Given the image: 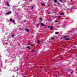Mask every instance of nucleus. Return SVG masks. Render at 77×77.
Wrapping results in <instances>:
<instances>
[{
  "label": "nucleus",
  "mask_w": 77,
  "mask_h": 77,
  "mask_svg": "<svg viewBox=\"0 0 77 77\" xmlns=\"http://www.w3.org/2000/svg\"><path fill=\"white\" fill-rule=\"evenodd\" d=\"M10 21L11 22H12L14 23L13 24H15V20H12L11 19H10Z\"/></svg>",
  "instance_id": "1"
},
{
  "label": "nucleus",
  "mask_w": 77,
  "mask_h": 77,
  "mask_svg": "<svg viewBox=\"0 0 77 77\" xmlns=\"http://www.w3.org/2000/svg\"><path fill=\"white\" fill-rule=\"evenodd\" d=\"M41 26H42V27H45V24H44L43 23H41Z\"/></svg>",
  "instance_id": "2"
},
{
  "label": "nucleus",
  "mask_w": 77,
  "mask_h": 77,
  "mask_svg": "<svg viewBox=\"0 0 77 77\" xmlns=\"http://www.w3.org/2000/svg\"><path fill=\"white\" fill-rule=\"evenodd\" d=\"M6 5H7V6H10V5H9V3L8 2H6Z\"/></svg>",
  "instance_id": "3"
},
{
  "label": "nucleus",
  "mask_w": 77,
  "mask_h": 77,
  "mask_svg": "<svg viewBox=\"0 0 77 77\" xmlns=\"http://www.w3.org/2000/svg\"><path fill=\"white\" fill-rule=\"evenodd\" d=\"M61 16H55V17H54V18H59Z\"/></svg>",
  "instance_id": "4"
},
{
  "label": "nucleus",
  "mask_w": 77,
  "mask_h": 77,
  "mask_svg": "<svg viewBox=\"0 0 77 77\" xmlns=\"http://www.w3.org/2000/svg\"><path fill=\"white\" fill-rule=\"evenodd\" d=\"M11 14V11H9L6 14V15H9V14Z\"/></svg>",
  "instance_id": "5"
},
{
  "label": "nucleus",
  "mask_w": 77,
  "mask_h": 77,
  "mask_svg": "<svg viewBox=\"0 0 77 77\" xmlns=\"http://www.w3.org/2000/svg\"><path fill=\"white\" fill-rule=\"evenodd\" d=\"M53 26H51V27L50 29V30H53Z\"/></svg>",
  "instance_id": "6"
},
{
  "label": "nucleus",
  "mask_w": 77,
  "mask_h": 77,
  "mask_svg": "<svg viewBox=\"0 0 77 77\" xmlns=\"http://www.w3.org/2000/svg\"><path fill=\"white\" fill-rule=\"evenodd\" d=\"M26 32H29V30L28 29H25Z\"/></svg>",
  "instance_id": "7"
},
{
  "label": "nucleus",
  "mask_w": 77,
  "mask_h": 77,
  "mask_svg": "<svg viewBox=\"0 0 77 77\" xmlns=\"http://www.w3.org/2000/svg\"><path fill=\"white\" fill-rule=\"evenodd\" d=\"M3 45H5V44H6L7 45L8 44V43H5V42H4V43L3 42Z\"/></svg>",
  "instance_id": "8"
},
{
  "label": "nucleus",
  "mask_w": 77,
  "mask_h": 77,
  "mask_svg": "<svg viewBox=\"0 0 77 77\" xmlns=\"http://www.w3.org/2000/svg\"><path fill=\"white\" fill-rule=\"evenodd\" d=\"M54 3H57V0H54Z\"/></svg>",
  "instance_id": "9"
},
{
  "label": "nucleus",
  "mask_w": 77,
  "mask_h": 77,
  "mask_svg": "<svg viewBox=\"0 0 77 77\" xmlns=\"http://www.w3.org/2000/svg\"><path fill=\"white\" fill-rule=\"evenodd\" d=\"M39 26H40V23H39L37 24V27H39Z\"/></svg>",
  "instance_id": "10"
},
{
  "label": "nucleus",
  "mask_w": 77,
  "mask_h": 77,
  "mask_svg": "<svg viewBox=\"0 0 77 77\" xmlns=\"http://www.w3.org/2000/svg\"><path fill=\"white\" fill-rule=\"evenodd\" d=\"M27 48H29V49H30V50L31 49V48H30V46H27Z\"/></svg>",
  "instance_id": "11"
},
{
  "label": "nucleus",
  "mask_w": 77,
  "mask_h": 77,
  "mask_svg": "<svg viewBox=\"0 0 77 77\" xmlns=\"http://www.w3.org/2000/svg\"><path fill=\"white\" fill-rule=\"evenodd\" d=\"M59 33V32H56L55 33V34H56V35H57V34H58Z\"/></svg>",
  "instance_id": "12"
},
{
  "label": "nucleus",
  "mask_w": 77,
  "mask_h": 77,
  "mask_svg": "<svg viewBox=\"0 0 77 77\" xmlns=\"http://www.w3.org/2000/svg\"><path fill=\"white\" fill-rule=\"evenodd\" d=\"M42 6H45V4H44L42 3Z\"/></svg>",
  "instance_id": "13"
},
{
  "label": "nucleus",
  "mask_w": 77,
  "mask_h": 77,
  "mask_svg": "<svg viewBox=\"0 0 77 77\" xmlns=\"http://www.w3.org/2000/svg\"><path fill=\"white\" fill-rule=\"evenodd\" d=\"M66 41H68V40H69V38H66Z\"/></svg>",
  "instance_id": "14"
},
{
  "label": "nucleus",
  "mask_w": 77,
  "mask_h": 77,
  "mask_svg": "<svg viewBox=\"0 0 77 77\" xmlns=\"http://www.w3.org/2000/svg\"><path fill=\"white\" fill-rule=\"evenodd\" d=\"M35 50H33V51H31V52L32 53H33V52H35Z\"/></svg>",
  "instance_id": "15"
},
{
  "label": "nucleus",
  "mask_w": 77,
  "mask_h": 77,
  "mask_svg": "<svg viewBox=\"0 0 77 77\" xmlns=\"http://www.w3.org/2000/svg\"><path fill=\"white\" fill-rule=\"evenodd\" d=\"M68 36H65V37H63V38L64 39H65V38H68Z\"/></svg>",
  "instance_id": "16"
},
{
  "label": "nucleus",
  "mask_w": 77,
  "mask_h": 77,
  "mask_svg": "<svg viewBox=\"0 0 77 77\" xmlns=\"http://www.w3.org/2000/svg\"><path fill=\"white\" fill-rule=\"evenodd\" d=\"M63 14H64V13H61L60 14V15H63Z\"/></svg>",
  "instance_id": "17"
},
{
  "label": "nucleus",
  "mask_w": 77,
  "mask_h": 77,
  "mask_svg": "<svg viewBox=\"0 0 77 77\" xmlns=\"http://www.w3.org/2000/svg\"><path fill=\"white\" fill-rule=\"evenodd\" d=\"M38 44H39V43H40V41H39V40H38Z\"/></svg>",
  "instance_id": "18"
},
{
  "label": "nucleus",
  "mask_w": 77,
  "mask_h": 77,
  "mask_svg": "<svg viewBox=\"0 0 77 77\" xmlns=\"http://www.w3.org/2000/svg\"><path fill=\"white\" fill-rule=\"evenodd\" d=\"M42 20V18H40V20Z\"/></svg>",
  "instance_id": "19"
},
{
  "label": "nucleus",
  "mask_w": 77,
  "mask_h": 77,
  "mask_svg": "<svg viewBox=\"0 0 77 77\" xmlns=\"http://www.w3.org/2000/svg\"><path fill=\"white\" fill-rule=\"evenodd\" d=\"M58 22H59V21L57 20V21H56L55 22V23H58Z\"/></svg>",
  "instance_id": "20"
},
{
  "label": "nucleus",
  "mask_w": 77,
  "mask_h": 77,
  "mask_svg": "<svg viewBox=\"0 0 77 77\" xmlns=\"http://www.w3.org/2000/svg\"><path fill=\"white\" fill-rule=\"evenodd\" d=\"M11 36L12 37H14V35H11Z\"/></svg>",
  "instance_id": "21"
},
{
  "label": "nucleus",
  "mask_w": 77,
  "mask_h": 77,
  "mask_svg": "<svg viewBox=\"0 0 77 77\" xmlns=\"http://www.w3.org/2000/svg\"><path fill=\"white\" fill-rule=\"evenodd\" d=\"M52 39H54V37H53L52 38Z\"/></svg>",
  "instance_id": "22"
},
{
  "label": "nucleus",
  "mask_w": 77,
  "mask_h": 77,
  "mask_svg": "<svg viewBox=\"0 0 77 77\" xmlns=\"http://www.w3.org/2000/svg\"><path fill=\"white\" fill-rule=\"evenodd\" d=\"M29 45H30V42H29V44H28Z\"/></svg>",
  "instance_id": "23"
},
{
  "label": "nucleus",
  "mask_w": 77,
  "mask_h": 77,
  "mask_svg": "<svg viewBox=\"0 0 77 77\" xmlns=\"http://www.w3.org/2000/svg\"><path fill=\"white\" fill-rule=\"evenodd\" d=\"M34 8V7H32V9L33 10V8Z\"/></svg>",
  "instance_id": "24"
},
{
  "label": "nucleus",
  "mask_w": 77,
  "mask_h": 77,
  "mask_svg": "<svg viewBox=\"0 0 77 77\" xmlns=\"http://www.w3.org/2000/svg\"><path fill=\"white\" fill-rule=\"evenodd\" d=\"M59 2H62V1L61 0H59Z\"/></svg>",
  "instance_id": "25"
},
{
  "label": "nucleus",
  "mask_w": 77,
  "mask_h": 77,
  "mask_svg": "<svg viewBox=\"0 0 77 77\" xmlns=\"http://www.w3.org/2000/svg\"><path fill=\"white\" fill-rule=\"evenodd\" d=\"M31 47H33V45H31Z\"/></svg>",
  "instance_id": "26"
},
{
  "label": "nucleus",
  "mask_w": 77,
  "mask_h": 77,
  "mask_svg": "<svg viewBox=\"0 0 77 77\" xmlns=\"http://www.w3.org/2000/svg\"><path fill=\"white\" fill-rule=\"evenodd\" d=\"M58 4L59 5H60V4L59 3V2L58 3Z\"/></svg>",
  "instance_id": "27"
},
{
  "label": "nucleus",
  "mask_w": 77,
  "mask_h": 77,
  "mask_svg": "<svg viewBox=\"0 0 77 77\" xmlns=\"http://www.w3.org/2000/svg\"><path fill=\"white\" fill-rule=\"evenodd\" d=\"M72 74V72H71V74Z\"/></svg>",
  "instance_id": "28"
},
{
  "label": "nucleus",
  "mask_w": 77,
  "mask_h": 77,
  "mask_svg": "<svg viewBox=\"0 0 77 77\" xmlns=\"http://www.w3.org/2000/svg\"><path fill=\"white\" fill-rule=\"evenodd\" d=\"M51 20V18L49 19V20Z\"/></svg>",
  "instance_id": "29"
},
{
  "label": "nucleus",
  "mask_w": 77,
  "mask_h": 77,
  "mask_svg": "<svg viewBox=\"0 0 77 77\" xmlns=\"http://www.w3.org/2000/svg\"><path fill=\"white\" fill-rule=\"evenodd\" d=\"M48 27L49 28V27H50V26H48Z\"/></svg>",
  "instance_id": "30"
},
{
  "label": "nucleus",
  "mask_w": 77,
  "mask_h": 77,
  "mask_svg": "<svg viewBox=\"0 0 77 77\" xmlns=\"http://www.w3.org/2000/svg\"><path fill=\"white\" fill-rule=\"evenodd\" d=\"M24 22H26V20L24 21Z\"/></svg>",
  "instance_id": "31"
},
{
  "label": "nucleus",
  "mask_w": 77,
  "mask_h": 77,
  "mask_svg": "<svg viewBox=\"0 0 77 77\" xmlns=\"http://www.w3.org/2000/svg\"><path fill=\"white\" fill-rule=\"evenodd\" d=\"M21 29V28H20V29Z\"/></svg>",
  "instance_id": "32"
},
{
  "label": "nucleus",
  "mask_w": 77,
  "mask_h": 77,
  "mask_svg": "<svg viewBox=\"0 0 77 77\" xmlns=\"http://www.w3.org/2000/svg\"><path fill=\"white\" fill-rule=\"evenodd\" d=\"M61 59H62V57H61Z\"/></svg>",
  "instance_id": "33"
},
{
  "label": "nucleus",
  "mask_w": 77,
  "mask_h": 77,
  "mask_svg": "<svg viewBox=\"0 0 77 77\" xmlns=\"http://www.w3.org/2000/svg\"><path fill=\"white\" fill-rule=\"evenodd\" d=\"M19 46H20V44H19Z\"/></svg>",
  "instance_id": "34"
},
{
  "label": "nucleus",
  "mask_w": 77,
  "mask_h": 77,
  "mask_svg": "<svg viewBox=\"0 0 77 77\" xmlns=\"http://www.w3.org/2000/svg\"><path fill=\"white\" fill-rule=\"evenodd\" d=\"M12 77H14V76H13Z\"/></svg>",
  "instance_id": "35"
},
{
  "label": "nucleus",
  "mask_w": 77,
  "mask_h": 77,
  "mask_svg": "<svg viewBox=\"0 0 77 77\" xmlns=\"http://www.w3.org/2000/svg\"><path fill=\"white\" fill-rule=\"evenodd\" d=\"M71 1H72V0H71Z\"/></svg>",
  "instance_id": "36"
},
{
  "label": "nucleus",
  "mask_w": 77,
  "mask_h": 77,
  "mask_svg": "<svg viewBox=\"0 0 77 77\" xmlns=\"http://www.w3.org/2000/svg\"><path fill=\"white\" fill-rule=\"evenodd\" d=\"M26 0V1L27 0Z\"/></svg>",
  "instance_id": "37"
},
{
  "label": "nucleus",
  "mask_w": 77,
  "mask_h": 77,
  "mask_svg": "<svg viewBox=\"0 0 77 77\" xmlns=\"http://www.w3.org/2000/svg\"><path fill=\"white\" fill-rule=\"evenodd\" d=\"M0 1H1V0H0Z\"/></svg>",
  "instance_id": "38"
},
{
  "label": "nucleus",
  "mask_w": 77,
  "mask_h": 77,
  "mask_svg": "<svg viewBox=\"0 0 77 77\" xmlns=\"http://www.w3.org/2000/svg\"><path fill=\"white\" fill-rule=\"evenodd\" d=\"M9 25H10V24H9Z\"/></svg>",
  "instance_id": "39"
},
{
  "label": "nucleus",
  "mask_w": 77,
  "mask_h": 77,
  "mask_svg": "<svg viewBox=\"0 0 77 77\" xmlns=\"http://www.w3.org/2000/svg\"><path fill=\"white\" fill-rule=\"evenodd\" d=\"M64 1H65V0H64Z\"/></svg>",
  "instance_id": "40"
}]
</instances>
